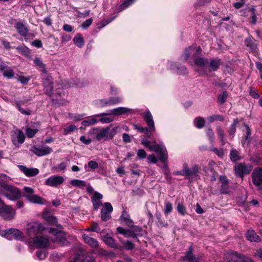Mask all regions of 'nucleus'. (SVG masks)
<instances>
[{
  "mask_svg": "<svg viewBox=\"0 0 262 262\" xmlns=\"http://www.w3.org/2000/svg\"><path fill=\"white\" fill-rule=\"evenodd\" d=\"M119 130V127L112 128L111 125H110L105 127L92 128L89 130L88 134L90 135H95L97 141H107L113 139Z\"/></svg>",
  "mask_w": 262,
  "mask_h": 262,
  "instance_id": "obj_1",
  "label": "nucleus"
},
{
  "mask_svg": "<svg viewBox=\"0 0 262 262\" xmlns=\"http://www.w3.org/2000/svg\"><path fill=\"white\" fill-rule=\"evenodd\" d=\"M141 143L145 147L148 148L150 151L156 152L159 156L160 159L162 162L166 161L168 156L164 146L157 144L155 141H150L145 139H142Z\"/></svg>",
  "mask_w": 262,
  "mask_h": 262,
  "instance_id": "obj_2",
  "label": "nucleus"
},
{
  "mask_svg": "<svg viewBox=\"0 0 262 262\" xmlns=\"http://www.w3.org/2000/svg\"><path fill=\"white\" fill-rule=\"evenodd\" d=\"M23 196L31 203L39 205L46 204L45 200L40 196L35 194L34 190L31 187H24Z\"/></svg>",
  "mask_w": 262,
  "mask_h": 262,
  "instance_id": "obj_3",
  "label": "nucleus"
},
{
  "mask_svg": "<svg viewBox=\"0 0 262 262\" xmlns=\"http://www.w3.org/2000/svg\"><path fill=\"white\" fill-rule=\"evenodd\" d=\"M1 191L2 194L11 201L17 200L21 197L19 190L11 185H5L3 186Z\"/></svg>",
  "mask_w": 262,
  "mask_h": 262,
  "instance_id": "obj_4",
  "label": "nucleus"
},
{
  "mask_svg": "<svg viewBox=\"0 0 262 262\" xmlns=\"http://www.w3.org/2000/svg\"><path fill=\"white\" fill-rule=\"evenodd\" d=\"M225 259L227 262H254L251 258L233 251L225 253Z\"/></svg>",
  "mask_w": 262,
  "mask_h": 262,
  "instance_id": "obj_5",
  "label": "nucleus"
},
{
  "mask_svg": "<svg viewBox=\"0 0 262 262\" xmlns=\"http://www.w3.org/2000/svg\"><path fill=\"white\" fill-rule=\"evenodd\" d=\"M144 120L147 123L148 128L144 127L143 133H145L147 137L150 138L152 135L151 132H155L156 129L152 115L148 110L144 114Z\"/></svg>",
  "mask_w": 262,
  "mask_h": 262,
  "instance_id": "obj_6",
  "label": "nucleus"
},
{
  "mask_svg": "<svg viewBox=\"0 0 262 262\" xmlns=\"http://www.w3.org/2000/svg\"><path fill=\"white\" fill-rule=\"evenodd\" d=\"M252 165L249 164L237 163L234 166L235 173L237 176L243 178L244 175L249 174L252 170Z\"/></svg>",
  "mask_w": 262,
  "mask_h": 262,
  "instance_id": "obj_7",
  "label": "nucleus"
},
{
  "mask_svg": "<svg viewBox=\"0 0 262 262\" xmlns=\"http://www.w3.org/2000/svg\"><path fill=\"white\" fill-rule=\"evenodd\" d=\"M49 232L54 235L55 237L53 239L54 242L57 243L62 246L66 245L68 243L63 231H56L55 228H50Z\"/></svg>",
  "mask_w": 262,
  "mask_h": 262,
  "instance_id": "obj_8",
  "label": "nucleus"
},
{
  "mask_svg": "<svg viewBox=\"0 0 262 262\" xmlns=\"http://www.w3.org/2000/svg\"><path fill=\"white\" fill-rule=\"evenodd\" d=\"M42 230L41 224L38 222L30 223L27 226V234L30 237L35 236L40 233Z\"/></svg>",
  "mask_w": 262,
  "mask_h": 262,
  "instance_id": "obj_9",
  "label": "nucleus"
},
{
  "mask_svg": "<svg viewBox=\"0 0 262 262\" xmlns=\"http://www.w3.org/2000/svg\"><path fill=\"white\" fill-rule=\"evenodd\" d=\"M132 110L125 107H119L113 110H109L107 113H103L95 115V117H102L107 115L120 116L123 114L128 113Z\"/></svg>",
  "mask_w": 262,
  "mask_h": 262,
  "instance_id": "obj_10",
  "label": "nucleus"
},
{
  "mask_svg": "<svg viewBox=\"0 0 262 262\" xmlns=\"http://www.w3.org/2000/svg\"><path fill=\"white\" fill-rule=\"evenodd\" d=\"M64 179L60 176H52L45 181V185L50 187H57L63 183Z\"/></svg>",
  "mask_w": 262,
  "mask_h": 262,
  "instance_id": "obj_11",
  "label": "nucleus"
},
{
  "mask_svg": "<svg viewBox=\"0 0 262 262\" xmlns=\"http://www.w3.org/2000/svg\"><path fill=\"white\" fill-rule=\"evenodd\" d=\"M15 214V211L11 206L4 205L0 208V215L5 220H11Z\"/></svg>",
  "mask_w": 262,
  "mask_h": 262,
  "instance_id": "obj_12",
  "label": "nucleus"
},
{
  "mask_svg": "<svg viewBox=\"0 0 262 262\" xmlns=\"http://www.w3.org/2000/svg\"><path fill=\"white\" fill-rule=\"evenodd\" d=\"M23 235V233L15 228H10L9 229L6 230L4 233V236L9 239L13 238L17 240H19L22 238Z\"/></svg>",
  "mask_w": 262,
  "mask_h": 262,
  "instance_id": "obj_13",
  "label": "nucleus"
},
{
  "mask_svg": "<svg viewBox=\"0 0 262 262\" xmlns=\"http://www.w3.org/2000/svg\"><path fill=\"white\" fill-rule=\"evenodd\" d=\"M113 206L111 203L106 202L104 204V207L101 211V217L102 221H107L111 218V213L113 211Z\"/></svg>",
  "mask_w": 262,
  "mask_h": 262,
  "instance_id": "obj_14",
  "label": "nucleus"
},
{
  "mask_svg": "<svg viewBox=\"0 0 262 262\" xmlns=\"http://www.w3.org/2000/svg\"><path fill=\"white\" fill-rule=\"evenodd\" d=\"M31 151L36 155L39 157L44 156L50 154L52 149L48 146H42L40 147H33Z\"/></svg>",
  "mask_w": 262,
  "mask_h": 262,
  "instance_id": "obj_15",
  "label": "nucleus"
},
{
  "mask_svg": "<svg viewBox=\"0 0 262 262\" xmlns=\"http://www.w3.org/2000/svg\"><path fill=\"white\" fill-rule=\"evenodd\" d=\"M200 170V167L197 165H194L189 168L187 164H184V172L186 177H197L199 176Z\"/></svg>",
  "mask_w": 262,
  "mask_h": 262,
  "instance_id": "obj_16",
  "label": "nucleus"
},
{
  "mask_svg": "<svg viewBox=\"0 0 262 262\" xmlns=\"http://www.w3.org/2000/svg\"><path fill=\"white\" fill-rule=\"evenodd\" d=\"M252 181L257 186H262V168H255L252 174Z\"/></svg>",
  "mask_w": 262,
  "mask_h": 262,
  "instance_id": "obj_17",
  "label": "nucleus"
},
{
  "mask_svg": "<svg viewBox=\"0 0 262 262\" xmlns=\"http://www.w3.org/2000/svg\"><path fill=\"white\" fill-rule=\"evenodd\" d=\"M33 244L37 248H46L49 246V239L43 236H36L33 239Z\"/></svg>",
  "mask_w": 262,
  "mask_h": 262,
  "instance_id": "obj_18",
  "label": "nucleus"
},
{
  "mask_svg": "<svg viewBox=\"0 0 262 262\" xmlns=\"http://www.w3.org/2000/svg\"><path fill=\"white\" fill-rule=\"evenodd\" d=\"M0 72L8 78H12L14 75L13 70L2 61H0Z\"/></svg>",
  "mask_w": 262,
  "mask_h": 262,
  "instance_id": "obj_19",
  "label": "nucleus"
},
{
  "mask_svg": "<svg viewBox=\"0 0 262 262\" xmlns=\"http://www.w3.org/2000/svg\"><path fill=\"white\" fill-rule=\"evenodd\" d=\"M12 140L14 145L17 143H23L25 140V136L23 132L20 130L13 132L12 134Z\"/></svg>",
  "mask_w": 262,
  "mask_h": 262,
  "instance_id": "obj_20",
  "label": "nucleus"
},
{
  "mask_svg": "<svg viewBox=\"0 0 262 262\" xmlns=\"http://www.w3.org/2000/svg\"><path fill=\"white\" fill-rule=\"evenodd\" d=\"M20 170L29 177H34L39 173V170L36 168H27L24 165H18Z\"/></svg>",
  "mask_w": 262,
  "mask_h": 262,
  "instance_id": "obj_21",
  "label": "nucleus"
},
{
  "mask_svg": "<svg viewBox=\"0 0 262 262\" xmlns=\"http://www.w3.org/2000/svg\"><path fill=\"white\" fill-rule=\"evenodd\" d=\"M103 195L97 191L94 192V195L91 198V201L93 205L94 208L98 210L99 207L102 205L101 200Z\"/></svg>",
  "mask_w": 262,
  "mask_h": 262,
  "instance_id": "obj_22",
  "label": "nucleus"
},
{
  "mask_svg": "<svg viewBox=\"0 0 262 262\" xmlns=\"http://www.w3.org/2000/svg\"><path fill=\"white\" fill-rule=\"evenodd\" d=\"M71 262H95L94 259L86 254L81 253L76 255Z\"/></svg>",
  "mask_w": 262,
  "mask_h": 262,
  "instance_id": "obj_23",
  "label": "nucleus"
},
{
  "mask_svg": "<svg viewBox=\"0 0 262 262\" xmlns=\"http://www.w3.org/2000/svg\"><path fill=\"white\" fill-rule=\"evenodd\" d=\"M120 222L127 225L128 227L133 226L134 222L130 218V215L125 211H123L122 215L119 218Z\"/></svg>",
  "mask_w": 262,
  "mask_h": 262,
  "instance_id": "obj_24",
  "label": "nucleus"
},
{
  "mask_svg": "<svg viewBox=\"0 0 262 262\" xmlns=\"http://www.w3.org/2000/svg\"><path fill=\"white\" fill-rule=\"evenodd\" d=\"M15 28L20 36L23 37H26L27 36L29 29L23 23L20 22L17 23L15 25Z\"/></svg>",
  "mask_w": 262,
  "mask_h": 262,
  "instance_id": "obj_25",
  "label": "nucleus"
},
{
  "mask_svg": "<svg viewBox=\"0 0 262 262\" xmlns=\"http://www.w3.org/2000/svg\"><path fill=\"white\" fill-rule=\"evenodd\" d=\"M245 44L248 49L252 52H255L257 49L256 40L252 37H249L245 39Z\"/></svg>",
  "mask_w": 262,
  "mask_h": 262,
  "instance_id": "obj_26",
  "label": "nucleus"
},
{
  "mask_svg": "<svg viewBox=\"0 0 262 262\" xmlns=\"http://www.w3.org/2000/svg\"><path fill=\"white\" fill-rule=\"evenodd\" d=\"M43 85L44 86L46 94L48 95H50L52 94L53 88L52 85L53 82L51 79L49 77L43 79Z\"/></svg>",
  "mask_w": 262,
  "mask_h": 262,
  "instance_id": "obj_27",
  "label": "nucleus"
},
{
  "mask_svg": "<svg viewBox=\"0 0 262 262\" xmlns=\"http://www.w3.org/2000/svg\"><path fill=\"white\" fill-rule=\"evenodd\" d=\"M247 239L250 242H259L260 238L253 230H248L246 234Z\"/></svg>",
  "mask_w": 262,
  "mask_h": 262,
  "instance_id": "obj_28",
  "label": "nucleus"
},
{
  "mask_svg": "<svg viewBox=\"0 0 262 262\" xmlns=\"http://www.w3.org/2000/svg\"><path fill=\"white\" fill-rule=\"evenodd\" d=\"M83 239H84L85 243L88 244L90 246L93 248H95L98 247V241L91 237L88 236L85 234L83 235Z\"/></svg>",
  "mask_w": 262,
  "mask_h": 262,
  "instance_id": "obj_29",
  "label": "nucleus"
},
{
  "mask_svg": "<svg viewBox=\"0 0 262 262\" xmlns=\"http://www.w3.org/2000/svg\"><path fill=\"white\" fill-rule=\"evenodd\" d=\"M221 60L219 58H215L211 60L209 63L210 71H216L221 65Z\"/></svg>",
  "mask_w": 262,
  "mask_h": 262,
  "instance_id": "obj_30",
  "label": "nucleus"
},
{
  "mask_svg": "<svg viewBox=\"0 0 262 262\" xmlns=\"http://www.w3.org/2000/svg\"><path fill=\"white\" fill-rule=\"evenodd\" d=\"M196 51V48L195 47H189L187 48L184 52V55L182 56V60L184 61H186L191 55L193 56L194 52Z\"/></svg>",
  "mask_w": 262,
  "mask_h": 262,
  "instance_id": "obj_31",
  "label": "nucleus"
},
{
  "mask_svg": "<svg viewBox=\"0 0 262 262\" xmlns=\"http://www.w3.org/2000/svg\"><path fill=\"white\" fill-rule=\"evenodd\" d=\"M129 227L131 228L132 233L134 235V238H137L138 241L139 240L137 238V236H141L143 235V230L142 228L138 226H134V224H133V226H130Z\"/></svg>",
  "mask_w": 262,
  "mask_h": 262,
  "instance_id": "obj_32",
  "label": "nucleus"
},
{
  "mask_svg": "<svg viewBox=\"0 0 262 262\" xmlns=\"http://www.w3.org/2000/svg\"><path fill=\"white\" fill-rule=\"evenodd\" d=\"M34 62L40 71H41L43 74H47V71L46 69V66L43 63L40 58L38 57L35 58L34 60Z\"/></svg>",
  "mask_w": 262,
  "mask_h": 262,
  "instance_id": "obj_33",
  "label": "nucleus"
},
{
  "mask_svg": "<svg viewBox=\"0 0 262 262\" xmlns=\"http://www.w3.org/2000/svg\"><path fill=\"white\" fill-rule=\"evenodd\" d=\"M117 231L119 233L123 234L126 237H132L134 238V235L130 228L128 230H126L122 227H119L117 228Z\"/></svg>",
  "mask_w": 262,
  "mask_h": 262,
  "instance_id": "obj_34",
  "label": "nucleus"
},
{
  "mask_svg": "<svg viewBox=\"0 0 262 262\" xmlns=\"http://www.w3.org/2000/svg\"><path fill=\"white\" fill-rule=\"evenodd\" d=\"M103 241L106 244L108 245L109 246L119 249V247H117V245L116 244L114 239L110 236H104L103 237Z\"/></svg>",
  "mask_w": 262,
  "mask_h": 262,
  "instance_id": "obj_35",
  "label": "nucleus"
},
{
  "mask_svg": "<svg viewBox=\"0 0 262 262\" xmlns=\"http://www.w3.org/2000/svg\"><path fill=\"white\" fill-rule=\"evenodd\" d=\"M216 132L219 139L220 140L222 145H224L226 143L225 139V133L223 129L221 126L216 127Z\"/></svg>",
  "mask_w": 262,
  "mask_h": 262,
  "instance_id": "obj_36",
  "label": "nucleus"
},
{
  "mask_svg": "<svg viewBox=\"0 0 262 262\" xmlns=\"http://www.w3.org/2000/svg\"><path fill=\"white\" fill-rule=\"evenodd\" d=\"M70 184L73 186L77 187L79 188H83L86 186V182L84 181L78 179H74L71 180L70 181Z\"/></svg>",
  "mask_w": 262,
  "mask_h": 262,
  "instance_id": "obj_37",
  "label": "nucleus"
},
{
  "mask_svg": "<svg viewBox=\"0 0 262 262\" xmlns=\"http://www.w3.org/2000/svg\"><path fill=\"white\" fill-rule=\"evenodd\" d=\"M74 43L78 47L81 48L84 45V40L82 35L77 34L73 39Z\"/></svg>",
  "mask_w": 262,
  "mask_h": 262,
  "instance_id": "obj_38",
  "label": "nucleus"
},
{
  "mask_svg": "<svg viewBox=\"0 0 262 262\" xmlns=\"http://www.w3.org/2000/svg\"><path fill=\"white\" fill-rule=\"evenodd\" d=\"M238 122L239 121L238 119H234L233 123L232 124V125H231L228 130L229 135L231 136L232 137L234 136V135L236 131V127Z\"/></svg>",
  "mask_w": 262,
  "mask_h": 262,
  "instance_id": "obj_39",
  "label": "nucleus"
},
{
  "mask_svg": "<svg viewBox=\"0 0 262 262\" xmlns=\"http://www.w3.org/2000/svg\"><path fill=\"white\" fill-rule=\"evenodd\" d=\"M230 158L232 161L235 162L241 159L239 154L235 149H232L230 153Z\"/></svg>",
  "mask_w": 262,
  "mask_h": 262,
  "instance_id": "obj_40",
  "label": "nucleus"
},
{
  "mask_svg": "<svg viewBox=\"0 0 262 262\" xmlns=\"http://www.w3.org/2000/svg\"><path fill=\"white\" fill-rule=\"evenodd\" d=\"M195 64L199 67H204L208 63V60L207 58H198L194 60Z\"/></svg>",
  "mask_w": 262,
  "mask_h": 262,
  "instance_id": "obj_41",
  "label": "nucleus"
},
{
  "mask_svg": "<svg viewBox=\"0 0 262 262\" xmlns=\"http://www.w3.org/2000/svg\"><path fill=\"white\" fill-rule=\"evenodd\" d=\"M207 120L210 123H212L214 121L219 120L221 121H223L224 120V117L221 115H213L207 117Z\"/></svg>",
  "mask_w": 262,
  "mask_h": 262,
  "instance_id": "obj_42",
  "label": "nucleus"
},
{
  "mask_svg": "<svg viewBox=\"0 0 262 262\" xmlns=\"http://www.w3.org/2000/svg\"><path fill=\"white\" fill-rule=\"evenodd\" d=\"M195 126L198 128H201L205 125V120L201 117H196L194 121Z\"/></svg>",
  "mask_w": 262,
  "mask_h": 262,
  "instance_id": "obj_43",
  "label": "nucleus"
},
{
  "mask_svg": "<svg viewBox=\"0 0 262 262\" xmlns=\"http://www.w3.org/2000/svg\"><path fill=\"white\" fill-rule=\"evenodd\" d=\"M43 217L48 222L51 224H56L57 222L56 218L52 215L45 214L43 215Z\"/></svg>",
  "mask_w": 262,
  "mask_h": 262,
  "instance_id": "obj_44",
  "label": "nucleus"
},
{
  "mask_svg": "<svg viewBox=\"0 0 262 262\" xmlns=\"http://www.w3.org/2000/svg\"><path fill=\"white\" fill-rule=\"evenodd\" d=\"M206 134L208 136V138L211 143H213L214 140L215 135L212 130V129L210 127H208L206 129Z\"/></svg>",
  "mask_w": 262,
  "mask_h": 262,
  "instance_id": "obj_45",
  "label": "nucleus"
},
{
  "mask_svg": "<svg viewBox=\"0 0 262 262\" xmlns=\"http://www.w3.org/2000/svg\"><path fill=\"white\" fill-rule=\"evenodd\" d=\"M108 100V102H107V104H109L110 105H111L120 103L122 99L120 97H111Z\"/></svg>",
  "mask_w": 262,
  "mask_h": 262,
  "instance_id": "obj_46",
  "label": "nucleus"
},
{
  "mask_svg": "<svg viewBox=\"0 0 262 262\" xmlns=\"http://www.w3.org/2000/svg\"><path fill=\"white\" fill-rule=\"evenodd\" d=\"M228 93L226 92H224L222 94H220L218 97V102L221 104H224L228 97Z\"/></svg>",
  "mask_w": 262,
  "mask_h": 262,
  "instance_id": "obj_47",
  "label": "nucleus"
},
{
  "mask_svg": "<svg viewBox=\"0 0 262 262\" xmlns=\"http://www.w3.org/2000/svg\"><path fill=\"white\" fill-rule=\"evenodd\" d=\"M26 102H27V101H19V102H17L16 103L17 107V108L18 109V110L23 114L27 115H29L30 114V111H26L23 108L21 107L20 106V103H25Z\"/></svg>",
  "mask_w": 262,
  "mask_h": 262,
  "instance_id": "obj_48",
  "label": "nucleus"
},
{
  "mask_svg": "<svg viewBox=\"0 0 262 262\" xmlns=\"http://www.w3.org/2000/svg\"><path fill=\"white\" fill-rule=\"evenodd\" d=\"M37 132L38 130L37 129H32L28 127L26 130V134L28 138H32Z\"/></svg>",
  "mask_w": 262,
  "mask_h": 262,
  "instance_id": "obj_49",
  "label": "nucleus"
},
{
  "mask_svg": "<svg viewBox=\"0 0 262 262\" xmlns=\"http://www.w3.org/2000/svg\"><path fill=\"white\" fill-rule=\"evenodd\" d=\"M67 167V163L65 162H61L60 164L57 165L54 169L55 172H59L61 171H64Z\"/></svg>",
  "mask_w": 262,
  "mask_h": 262,
  "instance_id": "obj_50",
  "label": "nucleus"
},
{
  "mask_svg": "<svg viewBox=\"0 0 262 262\" xmlns=\"http://www.w3.org/2000/svg\"><path fill=\"white\" fill-rule=\"evenodd\" d=\"M17 49L19 53L25 55H28L30 53L29 48L25 46L18 47Z\"/></svg>",
  "mask_w": 262,
  "mask_h": 262,
  "instance_id": "obj_51",
  "label": "nucleus"
},
{
  "mask_svg": "<svg viewBox=\"0 0 262 262\" xmlns=\"http://www.w3.org/2000/svg\"><path fill=\"white\" fill-rule=\"evenodd\" d=\"M255 11V10L254 8H248V11L250 12L251 14V23L254 25L255 24L257 21V17L256 16Z\"/></svg>",
  "mask_w": 262,
  "mask_h": 262,
  "instance_id": "obj_52",
  "label": "nucleus"
},
{
  "mask_svg": "<svg viewBox=\"0 0 262 262\" xmlns=\"http://www.w3.org/2000/svg\"><path fill=\"white\" fill-rule=\"evenodd\" d=\"M134 0H126L120 6L119 9L122 11L129 6H130L133 3Z\"/></svg>",
  "mask_w": 262,
  "mask_h": 262,
  "instance_id": "obj_53",
  "label": "nucleus"
},
{
  "mask_svg": "<svg viewBox=\"0 0 262 262\" xmlns=\"http://www.w3.org/2000/svg\"><path fill=\"white\" fill-rule=\"evenodd\" d=\"M77 129V127L74 125H71L67 127H66L64 129V133L63 134L64 135H67L73 132H74L75 130Z\"/></svg>",
  "mask_w": 262,
  "mask_h": 262,
  "instance_id": "obj_54",
  "label": "nucleus"
},
{
  "mask_svg": "<svg viewBox=\"0 0 262 262\" xmlns=\"http://www.w3.org/2000/svg\"><path fill=\"white\" fill-rule=\"evenodd\" d=\"M97 122V119L92 118L88 120H85L82 122V124L84 126H90L96 124Z\"/></svg>",
  "mask_w": 262,
  "mask_h": 262,
  "instance_id": "obj_55",
  "label": "nucleus"
},
{
  "mask_svg": "<svg viewBox=\"0 0 262 262\" xmlns=\"http://www.w3.org/2000/svg\"><path fill=\"white\" fill-rule=\"evenodd\" d=\"M36 254L38 259L40 260L44 259L46 257V251L44 250L37 251Z\"/></svg>",
  "mask_w": 262,
  "mask_h": 262,
  "instance_id": "obj_56",
  "label": "nucleus"
},
{
  "mask_svg": "<svg viewBox=\"0 0 262 262\" xmlns=\"http://www.w3.org/2000/svg\"><path fill=\"white\" fill-rule=\"evenodd\" d=\"M177 210L178 212L182 215H184L186 213L185 211V207L182 203H178L177 206Z\"/></svg>",
  "mask_w": 262,
  "mask_h": 262,
  "instance_id": "obj_57",
  "label": "nucleus"
},
{
  "mask_svg": "<svg viewBox=\"0 0 262 262\" xmlns=\"http://www.w3.org/2000/svg\"><path fill=\"white\" fill-rule=\"evenodd\" d=\"M88 166L92 170H95L98 168V164L95 161L91 160L88 163Z\"/></svg>",
  "mask_w": 262,
  "mask_h": 262,
  "instance_id": "obj_58",
  "label": "nucleus"
},
{
  "mask_svg": "<svg viewBox=\"0 0 262 262\" xmlns=\"http://www.w3.org/2000/svg\"><path fill=\"white\" fill-rule=\"evenodd\" d=\"M244 125H245V129H246V136L244 143L245 144L247 142L248 144L249 141V138L250 136L251 135V130L248 125H247L246 124H245Z\"/></svg>",
  "mask_w": 262,
  "mask_h": 262,
  "instance_id": "obj_59",
  "label": "nucleus"
},
{
  "mask_svg": "<svg viewBox=\"0 0 262 262\" xmlns=\"http://www.w3.org/2000/svg\"><path fill=\"white\" fill-rule=\"evenodd\" d=\"M17 79L18 81H20L22 84H27L30 80V77L18 76L17 77Z\"/></svg>",
  "mask_w": 262,
  "mask_h": 262,
  "instance_id": "obj_60",
  "label": "nucleus"
},
{
  "mask_svg": "<svg viewBox=\"0 0 262 262\" xmlns=\"http://www.w3.org/2000/svg\"><path fill=\"white\" fill-rule=\"evenodd\" d=\"M172 204L169 202L166 203L165 204V209L164 210L165 214H168L172 211Z\"/></svg>",
  "mask_w": 262,
  "mask_h": 262,
  "instance_id": "obj_61",
  "label": "nucleus"
},
{
  "mask_svg": "<svg viewBox=\"0 0 262 262\" xmlns=\"http://www.w3.org/2000/svg\"><path fill=\"white\" fill-rule=\"evenodd\" d=\"M221 192L222 193L228 194L229 193L228 184H222L221 186Z\"/></svg>",
  "mask_w": 262,
  "mask_h": 262,
  "instance_id": "obj_62",
  "label": "nucleus"
},
{
  "mask_svg": "<svg viewBox=\"0 0 262 262\" xmlns=\"http://www.w3.org/2000/svg\"><path fill=\"white\" fill-rule=\"evenodd\" d=\"M137 156L139 159H144L146 158L147 154L144 149H139L137 151Z\"/></svg>",
  "mask_w": 262,
  "mask_h": 262,
  "instance_id": "obj_63",
  "label": "nucleus"
},
{
  "mask_svg": "<svg viewBox=\"0 0 262 262\" xmlns=\"http://www.w3.org/2000/svg\"><path fill=\"white\" fill-rule=\"evenodd\" d=\"M90 230H91L92 231L98 233L100 231L101 229L97 223L94 222L90 227Z\"/></svg>",
  "mask_w": 262,
  "mask_h": 262,
  "instance_id": "obj_64",
  "label": "nucleus"
}]
</instances>
